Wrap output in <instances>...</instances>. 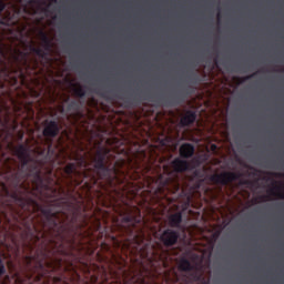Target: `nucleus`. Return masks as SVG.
Listing matches in <instances>:
<instances>
[{"label": "nucleus", "instance_id": "f257e3e1", "mask_svg": "<svg viewBox=\"0 0 284 284\" xmlns=\"http://www.w3.org/2000/svg\"><path fill=\"white\" fill-rule=\"evenodd\" d=\"M181 156H192L194 154V148L190 144H183L180 149Z\"/></svg>", "mask_w": 284, "mask_h": 284}]
</instances>
